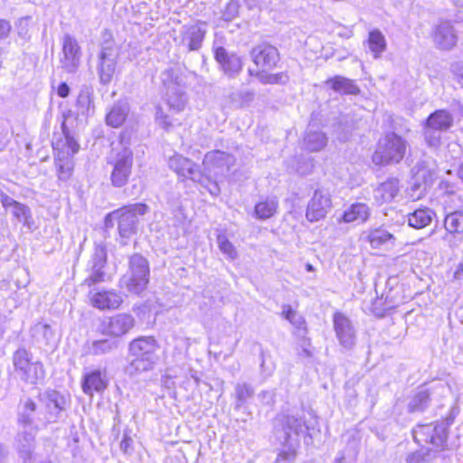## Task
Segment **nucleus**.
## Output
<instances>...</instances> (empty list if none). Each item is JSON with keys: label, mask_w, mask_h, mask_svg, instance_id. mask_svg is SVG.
<instances>
[{"label": "nucleus", "mask_w": 463, "mask_h": 463, "mask_svg": "<svg viewBox=\"0 0 463 463\" xmlns=\"http://www.w3.org/2000/svg\"><path fill=\"white\" fill-rule=\"evenodd\" d=\"M39 400L43 403L42 408L47 420V426L57 422L67 405L65 396L57 391L48 390L43 394L39 395Z\"/></svg>", "instance_id": "nucleus-14"}, {"label": "nucleus", "mask_w": 463, "mask_h": 463, "mask_svg": "<svg viewBox=\"0 0 463 463\" xmlns=\"http://www.w3.org/2000/svg\"><path fill=\"white\" fill-rule=\"evenodd\" d=\"M281 432L277 433V439L281 444L274 463H291L297 456L299 446V437L304 432L305 421L301 416L287 414L282 416Z\"/></svg>", "instance_id": "nucleus-2"}, {"label": "nucleus", "mask_w": 463, "mask_h": 463, "mask_svg": "<svg viewBox=\"0 0 463 463\" xmlns=\"http://www.w3.org/2000/svg\"><path fill=\"white\" fill-rule=\"evenodd\" d=\"M435 213L430 208H420L408 214V224L414 229H422L430 224Z\"/></svg>", "instance_id": "nucleus-36"}, {"label": "nucleus", "mask_w": 463, "mask_h": 463, "mask_svg": "<svg viewBox=\"0 0 463 463\" xmlns=\"http://www.w3.org/2000/svg\"><path fill=\"white\" fill-rule=\"evenodd\" d=\"M69 114H63L61 123L62 137L52 141V147L55 152V165L58 169V178L62 181L68 180L73 171V156L78 153L80 146L72 136H71L66 122Z\"/></svg>", "instance_id": "nucleus-3"}, {"label": "nucleus", "mask_w": 463, "mask_h": 463, "mask_svg": "<svg viewBox=\"0 0 463 463\" xmlns=\"http://www.w3.org/2000/svg\"><path fill=\"white\" fill-rule=\"evenodd\" d=\"M13 364L20 379L26 383L37 384L45 377L43 363L33 361V354L24 348H20L14 353Z\"/></svg>", "instance_id": "nucleus-8"}, {"label": "nucleus", "mask_w": 463, "mask_h": 463, "mask_svg": "<svg viewBox=\"0 0 463 463\" xmlns=\"http://www.w3.org/2000/svg\"><path fill=\"white\" fill-rule=\"evenodd\" d=\"M156 121L159 126L166 130L172 127V122L169 120L168 116L165 114L160 107H157L156 109Z\"/></svg>", "instance_id": "nucleus-49"}, {"label": "nucleus", "mask_w": 463, "mask_h": 463, "mask_svg": "<svg viewBox=\"0 0 463 463\" xmlns=\"http://www.w3.org/2000/svg\"><path fill=\"white\" fill-rule=\"evenodd\" d=\"M217 243L220 250L228 259L234 260L237 258V250L233 244L227 239L224 234H219L217 237Z\"/></svg>", "instance_id": "nucleus-46"}, {"label": "nucleus", "mask_w": 463, "mask_h": 463, "mask_svg": "<svg viewBox=\"0 0 463 463\" xmlns=\"http://www.w3.org/2000/svg\"><path fill=\"white\" fill-rule=\"evenodd\" d=\"M169 167L180 177L194 182H202V173L198 166L190 159L181 155H175L168 161Z\"/></svg>", "instance_id": "nucleus-22"}, {"label": "nucleus", "mask_w": 463, "mask_h": 463, "mask_svg": "<svg viewBox=\"0 0 463 463\" xmlns=\"http://www.w3.org/2000/svg\"><path fill=\"white\" fill-rule=\"evenodd\" d=\"M304 146L311 151L317 152L322 150L327 144V137L320 130H314L308 127L303 141Z\"/></svg>", "instance_id": "nucleus-34"}, {"label": "nucleus", "mask_w": 463, "mask_h": 463, "mask_svg": "<svg viewBox=\"0 0 463 463\" xmlns=\"http://www.w3.org/2000/svg\"><path fill=\"white\" fill-rule=\"evenodd\" d=\"M199 183L203 186H204L212 195H213V196L219 195L221 190H220V187H219V185H218V184L216 182L212 181L209 178L204 177L202 175V182H199Z\"/></svg>", "instance_id": "nucleus-50"}, {"label": "nucleus", "mask_w": 463, "mask_h": 463, "mask_svg": "<svg viewBox=\"0 0 463 463\" xmlns=\"http://www.w3.org/2000/svg\"><path fill=\"white\" fill-rule=\"evenodd\" d=\"M412 435L414 440L419 445L424 446L426 444H432L436 448L443 447L447 439L443 425H418L413 430Z\"/></svg>", "instance_id": "nucleus-15"}, {"label": "nucleus", "mask_w": 463, "mask_h": 463, "mask_svg": "<svg viewBox=\"0 0 463 463\" xmlns=\"http://www.w3.org/2000/svg\"><path fill=\"white\" fill-rule=\"evenodd\" d=\"M234 163L233 156L220 150L206 153L203 161L204 169L214 175H222L228 172Z\"/></svg>", "instance_id": "nucleus-19"}, {"label": "nucleus", "mask_w": 463, "mask_h": 463, "mask_svg": "<svg viewBox=\"0 0 463 463\" xmlns=\"http://www.w3.org/2000/svg\"><path fill=\"white\" fill-rule=\"evenodd\" d=\"M333 324L339 344L345 349H351L356 341V332L351 320L343 313L336 312L333 317Z\"/></svg>", "instance_id": "nucleus-18"}, {"label": "nucleus", "mask_w": 463, "mask_h": 463, "mask_svg": "<svg viewBox=\"0 0 463 463\" xmlns=\"http://www.w3.org/2000/svg\"><path fill=\"white\" fill-rule=\"evenodd\" d=\"M326 85L340 94L357 95L360 92V89L354 80L339 75L328 79Z\"/></svg>", "instance_id": "nucleus-32"}, {"label": "nucleus", "mask_w": 463, "mask_h": 463, "mask_svg": "<svg viewBox=\"0 0 463 463\" xmlns=\"http://www.w3.org/2000/svg\"><path fill=\"white\" fill-rule=\"evenodd\" d=\"M307 270H311V269H312V266H311L310 264H307Z\"/></svg>", "instance_id": "nucleus-62"}, {"label": "nucleus", "mask_w": 463, "mask_h": 463, "mask_svg": "<svg viewBox=\"0 0 463 463\" xmlns=\"http://www.w3.org/2000/svg\"><path fill=\"white\" fill-rule=\"evenodd\" d=\"M250 56L260 71H270L276 67L279 54L278 50L269 44H260L250 52Z\"/></svg>", "instance_id": "nucleus-21"}, {"label": "nucleus", "mask_w": 463, "mask_h": 463, "mask_svg": "<svg viewBox=\"0 0 463 463\" xmlns=\"http://www.w3.org/2000/svg\"><path fill=\"white\" fill-rule=\"evenodd\" d=\"M118 347V342L110 339H101L92 341L89 347L88 353L93 355H100L108 354Z\"/></svg>", "instance_id": "nucleus-41"}, {"label": "nucleus", "mask_w": 463, "mask_h": 463, "mask_svg": "<svg viewBox=\"0 0 463 463\" xmlns=\"http://www.w3.org/2000/svg\"><path fill=\"white\" fill-rule=\"evenodd\" d=\"M335 463H345V457L344 455H340L335 458Z\"/></svg>", "instance_id": "nucleus-61"}, {"label": "nucleus", "mask_w": 463, "mask_h": 463, "mask_svg": "<svg viewBox=\"0 0 463 463\" xmlns=\"http://www.w3.org/2000/svg\"><path fill=\"white\" fill-rule=\"evenodd\" d=\"M241 3L240 0H231L223 12V18L226 21H231L235 18L239 14V9Z\"/></svg>", "instance_id": "nucleus-48"}, {"label": "nucleus", "mask_w": 463, "mask_h": 463, "mask_svg": "<svg viewBox=\"0 0 463 463\" xmlns=\"http://www.w3.org/2000/svg\"><path fill=\"white\" fill-rule=\"evenodd\" d=\"M279 203L275 197H266L255 205V215L258 219L266 220L271 218L278 211Z\"/></svg>", "instance_id": "nucleus-38"}, {"label": "nucleus", "mask_w": 463, "mask_h": 463, "mask_svg": "<svg viewBox=\"0 0 463 463\" xmlns=\"http://www.w3.org/2000/svg\"><path fill=\"white\" fill-rule=\"evenodd\" d=\"M441 131L430 128V126L424 123L423 137L426 145L432 148L438 149L441 144Z\"/></svg>", "instance_id": "nucleus-43"}, {"label": "nucleus", "mask_w": 463, "mask_h": 463, "mask_svg": "<svg viewBox=\"0 0 463 463\" xmlns=\"http://www.w3.org/2000/svg\"><path fill=\"white\" fill-rule=\"evenodd\" d=\"M240 96H244L248 100H251L253 98V94L250 92L239 93Z\"/></svg>", "instance_id": "nucleus-60"}, {"label": "nucleus", "mask_w": 463, "mask_h": 463, "mask_svg": "<svg viewBox=\"0 0 463 463\" xmlns=\"http://www.w3.org/2000/svg\"><path fill=\"white\" fill-rule=\"evenodd\" d=\"M99 47L97 71L100 82L107 85L112 81L116 74L120 46L116 43L110 32L104 31Z\"/></svg>", "instance_id": "nucleus-5"}, {"label": "nucleus", "mask_w": 463, "mask_h": 463, "mask_svg": "<svg viewBox=\"0 0 463 463\" xmlns=\"http://www.w3.org/2000/svg\"><path fill=\"white\" fill-rule=\"evenodd\" d=\"M166 102L171 110L175 113L183 111L187 103L184 88L177 82H170L166 86Z\"/></svg>", "instance_id": "nucleus-25"}, {"label": "nucleus", "mask_w": 463, "mask_h": 463, "mask_svg": "<svg viewBox=\"0 0 463 463\" xmlns=\"http://www.w3.org/2000/svg\"><path fill=\"white\" fill-rule=\"evenodd\" d=\"M444 227L451 234L463 233V211L448 213L444 219Z\"/></svg>", "instance_id": "nucleus-40"}, {"label": "nucleus", "mask_w": 463, "mask_h": 463, "mask_svg": "<svg viewBox=\"0 0 463 463\" xmlns=\"http://www.w3.org/2000/svg\"><path fill=\"white\" fill-rule=\"evenodd\" d=\"M367 42L369 49L375 59L380 58L382 53L386 50L385 37L378 29H374L369 33Z\"/></svg>", "instance_id": "nucleus-39"}, {"label": "nucleus", "mask_w": 463, "mask_h": 463, "mask_svg": "<svg viewBox=\"0 0 463 463\" xmlns=\"http://www.w3.org/2000/svg\"><path fill=\"white\" fill-rule=\"evenodd\" d=\"M129 111V107L126 101H118L113 105L109 112L107 114V124L113 127H120L126 120Z\"/></svg>", "instance_id": "nucleus-35"}, {"label": "nucleus", "mask_w": 463, "mask_h": 463, "mask_svg": "<svg viewBox=\"0 0 463 463\" xmlns=\"http://www.w3.org/2000/svg\"><path fill=\"white\" fill-rule=\"evenodd\" d=\"M147 210L148 207L145 203H135L122 207L107 215L106 226H112L113 222L117 221L120 243L126 245L127 241L137 232L138 216L144 215Z\"/></svg>", "instance_id": "nucleus-4"}, {"label": "nucleus", "mask_w": 463, "mask_h": 463, "mask_svg": "<svg viewBox=\"0 0 463 463\" xmlns=\"http://www.w3.org/2000/svg\"><path fill=\"white\" fill-rule=\"evenodd\" d=\"M430 457V453H427L424 455L421 451H416L414 453L410 454L406 461L407 463H426Z\"/></svg>", "instance_id": "nucleus-51"}, {"label": "nucleus", "mask_w": 463, "mask_h": 463, "mask_svg": "<svg viewBox=\"0 0 463 463\" xmlns=\"http://www.w3.org/2000/svg\"><path fill=\"white\" fill-rule=\"evenodd\" d=\"M12 30V26L9 21L0 19V41L6 39Z\"/></svg>", "instance_id": "nucleus-53"}, {"label": "nucleus", "mask_w": 463, "mask_h": 463, "mask_svg": "<svg viewBox=\"0 0 463 463\" xmlns=\"http://www.w3.org/2000/svg\"><path fill=\"white\" fill-rule=\"evenodd\" d=\"M282 316L288 320L296 328L298 329H305L306 328V321L302 316L298 314L296 310H294L291 306L284 305L282 310Z\"/></svg>", "instance_id": "nucleus-45"}, {"label": "nucleus", "mask_w": 463, "mask_h": 463, "mask_svg": "<svg viewBox=\"0 0 463 463\" xmlns=\"http://www.w3.org/2000/svg\"><path fill=\"white\" fill-rule=\"evenodd\" d=\"M107 264V250L102 243H96L93 253L88 262V276L83 280V285L91 287L105 281V266Z\"/></svg>", "instance_id": "nucleus-13"}, {"label": "nucleus", "mask_w": 463, "mask_h": 463, "mask_svg": "<svg viewBox=\"0 0 463 463\" xmlns=\"http://www.w3.org/2000/svg\"><path fill=\"white\" fill-rule=\"evenodd\" d=\"M91 305L99 309L118 308L122 303V298L115 291L103 290L90 292Z\"/></svg>", "instance_id": "nucleus-26"}, {"label": "nucleus", "mask_w": 463, "mask_h": 463, "mask_svg": "<svg viewBox=\"0 0 463 463\" xmlns=\"http://www.w3.org/2000/svg\"><path fill=\"white\" fill-rule=\"evenodd\" d=\"M108 385L106 373L94 370L84 375L81 387L85 394L92 396L94 392H101Z\"/></svg>", "instance_id": "nucleus-27"}, {"label": "nucleus", "mask_w": 463, "mask_h": 463, "mask_svg": "<svg viewBox=\"0 0 463 463\" xmlns=\"http://www.w3.org/2000/svg\"><path fill=\"white\" fill-rule=\"evenodd\" d=\"M12 197H10L9 195H7L5 193H4L1 189H0V202L2 203V206L4 207L5 205H6V203H10V200H11Z\"/></svg>", "instance_id": "nucleus-58"}, {"label": "nucleus", "mask_w": 463, "mask_h": 463, "mask_svg": "<svg viewBox=\"0 0 463 463\" xmlns=\"http://www.w3.org/2000/svg\"><path fill=\"white\" fill-rule=\"evenodd\" d=\"M214 59L223 73L229 78L236 77L242 69L240 56L234 52H228L222 46L213 45Z\"/></svg>", "instance_id": "nucleus-20"}, {"label": "nucleus", "mask_w": 463, "mask_h": 463, "mask_svg": "<svg viewBox=\"0 0 463 463\" xmlns=\"http://www.w3.org/2000/svg\"><path fill=\"white\" fill-rule=\"evenodd\" d=\"M76 105L79 109V112L82 115L89 113L92 106V100L90 97V92L88 90H81L80 91L77 98Z\"/></svg>", "instance_id": "nucleus-47"}, {"label": "nucleus", "mask_w": 463, "mask_h": 463, "mask_svg": "<svg viewBox=\"0 0 463 463\" xmlns=\"http://www.w3.org/2000/svg\"><path fill=\"white\" fill-rule=\"evenodd\" d=\"M433 42L437 48L444 51H449L456 46L458 35L450 22L442 21L436 25L433 32Z\"/></svg>", "instance_id": "nucleus-23"}, {"label": "nucleus", "mask_w": 463, "mask_h": 463, "mask_svg": "<svg viewBox=\"0 0 463 463\" xmlns=\"http://www.w3.org/2000/svg\"><path fill=\"white\" fill-rule=\"evenodd\" d=\"M57 94L61 98H67L70 94V87L66 82H61L57 89Z\"/></svg>", "instance_id": "nucleus-55"}, {"label": "nucleus", "mask_w": 463, "mask_h": 463, "mask_svg": "<svg viewBox=\"0 0 463 463\" xmlns=\"http://www.w3.org/2000/svg\"><path fill=\"white\" fill-rule=\"evenodd\" d=\"M80 47L76 39L66 34L62 40V56L60 58L61 68L68 73H74L80 61Z\"/></svg>", "instance_id": "nucleus-16"}, {"label": "nucleus", "mask_w": 463, "mask_h": 463, "mask_svg": "<svg viewBox=\"0 0 463 463\" xmlns=\"http://www.w3.org/2000/svg\"><path fill=\"white\" fill-rule=\"evenodd\" d=\"M333 207L332 196L328 189L317 188L308 201L306 218L310 222H318L327 215Z\"/></svg>", "instance_id": "nucleus-12"}, {"label": "nucleus", "mask_w": 463, "mask_h": 463, "mask_svg": "<svg viewBox=\"0 0 463 463\" xmlns=\"http://www.w3.org/2000/svg\"><path fill=\"white\" fill-rule=\"evenodd\" d=\"M399 192V181L396 178H391L379 184L373 190V198L378 204L389 203L397 195Z\"/></svg>", "instance_id": "nucleus-29"}, {"label": "nucleus", "mask_w": 463, "mask_h": 463, "mask_svg": "<svg viewBox=\"0 0 463 463\" xmlns=\"http://www.w3.org/2000/svg\"><path fill=\"white\" fill-rule=\"evenodd\" d=\"M425 123L441 132L448 131L453 125V117L446 109H438L427 118Z\"/></svg>", "instance_id": "nucleus-33"}, {"label": "nucleus", "mask_w": 463, "mask_h": 463, "mask_svg": "<svg viewBox=\"0 0 463 463\" xmlns=\"http://www.w3.org/2000/svg\"><path fill=\"white\" fill-rule=\"evenodd\" d=\"M206 33V24L197 21L182 25L173 40L179 49L188 52H197L203 46Z\"/></svg>", "instance_id": "nucleus-11"}, {"label": "nucleus", "mask_w": 463, "mask_h": 463, "mask_svg": "<svg viewBox=\"0 0 463 463\" xmlns=\"http://www.w3.org/2000/svg\"><path fill=\"white\" fill-rule=\"evenodd\" d=\"M39 430H30V429H23L17 434L16 437V447L20 453V455L24 458H31L33 449L35 444V436Z\"/></svg>", "instance_id": "nucleus-30"}, {"label": "nucleus", "mask_w": 463, "mask_h": 463, "mask_svg": "<svg viewBox=\"0 0 463 463\" xmlns=\"http://www.w3.org/2000/svg\"><path fill=\"white\" fill-rule=\"evenodd\" d=\"M255 394L254 388L247 383H237L234 386V410H245Z\"/></svg>", "instance_id": "nucleus-31"}, {"label": "nucleus", "mask_w": 463, "mask_h": 463, "mask_svg": "<svg viewBox=\"0 0 463 463\" xmlns=\"http://www.w3.org/2000/svg\"><path fill=\"white\" fill-rule=\"evenodd\" d=\"M4 208L6 211L10 210L13 217L22 222L24 227L29 230L33 229L34 221L29 206L11 198L10 203H6Z\"/></svg>", "instance_id": "nucleus-28"}, {"label": "nucleus", "mask_w": 463, "mask_h": 463, "mask_svg": "<svg viewBox=\"0 0 463 463\" xmlns=\"http://www.w3.org/2000/svg\"><path fill=\"white\" fill-rule=\"evenodd\" d=\"M365 234L366 241L373 249L389 250L396 244L395 236L384 226L371 228Z\"/></svg>", "instance_id": "nucleus-24"}, {"label": "nucleus", "mask_w": 463, "mask_h": 463, "mask_svg": "<svg viewBox=\"0 0 463 463\" xmlns=\"http://www.w3.org/2000/svg\"><path fill=\"white\" fill-rule=\"evenodd\" d=\"M149 274L146 259L140 254H134L129 258L128 271L120 279L119 285L129 293L139 295L147 287Z\"/></svg>", "instance_id": "nucleus-7"}, {"label": "nucleus", "mask_w": 463, "mask_h": 463, "mask_svg": "<svg viewBox=\"0 0 463 463\" xmlns=\"http://www.w3.org/2000/svg\"><path fill=\"white\" fill-rule=\"evenodd\" d=\"M408 142L394 132H390L379 139L372 161L376 165L400 163L407 151Z\"/></svg>", "instance_id": "nucleus-6"}, {"label": "nucleus", "mask_w": 463, "mask_h": 463, "mask_svg": "<svg viewBox=\"0 0 463 463\" xmlns=\"http://www.w3.org/2000/svg\"><path fill=\"white\" fill-rule=\"evenodd\" d=\"M135 319L129 314H117L106 318L101 324V332L112 337H121L134 326Z\"/></svg>", "instance_id": "nucleus-17"}, {"label": "nucleus", "mask_w": 463, "mask_h": 463, "mask_svg": "<svg viewBox=\"0 0 463 463\" xmlns=\"http://www.w3.org/2000/svg\"><path fill=\"white\" fill-rule=\"evenodd\" d=\"M370 216V209L363 203H353L343 214L345 222H364Z\"/></svg>", "instance_id": "nucleus-37"}, {"label": "nucleus", "mask_w": 463, "mask_h": 463, "mask_svg": "<svg viewBox=\"0 0 463 463\" xmlns=\"http://www.w3.org/2000/svg\"><path fill=\"white\" fill-rule=\"evenodd\" d=\"M250 75H253V71L251 69L249 70Z\"/></svg>", "instance_id": "nucleus-63"}, {"label": "nucleus", "mask_w": 463, "mask_h": 463, "mask_svg": "<svg viewBox=\"0 0 463 463\" xmlns=\"http://www.w3.org/2000/svg\"><path fill=\"white\" fill-rule=\"evenodd\" d=\"M109 164L113 165L110 180L115 187L124 186L132 173L133 152L129 147L119 144L109 156Z\"/></svg>", "instance_id": "nucleus-9"}, {"label": "nucleus", "mask_w": 463, "mask_h": 463, "mask_svg": "<svg viewBox=\"0 0 463 463\" xmlns=\"http://www.w3.org/2000/svg\"><path fill=\"white\" fill-rule=\"evenodd\" d=\"M241 4H244L249 9H252L258 6L260 0H240Z\"/></svg>", "instance_id": "nucleus-57"}, {"label": "nucleus", "mask_w": 463, "mask_h": 463, "mask_svg": "<svg viewBox=\"0 0 463 463\" xmlns=\"http://www.w3.org/2000/svg\"><path fill=\"white\" fill-rule=\"evenodd\" d=\"M377 304V301L373 304V312L378 316V317H382L383 316V313H384V308H381L379 309L378 307H375V305Z\"/></svg>", "instance_id": "nucleus-59"}, {"label": "nucleus", "mask_w": 463, "mask_h": 463, "mask_svg": "<svg viewBox=\"0 0 463 463\" xmlns=\"http://www.w3.org/2000/svg\"><path fill=\"white\" fill-rule=\"evenodd\" d=\"M430 392L428 390H420L410 401L408 410L410 412L423 411L430 404Z\"/></svg>", "instance_id": "nucleus-42"}, {"label": "nucleus", "mask_w": 463, "mask_h": 463, "mask_svg": "<svg viewBox=\"0 0 463 463\" xmlns=\"http://www.w3.org/2000/svg\"><path fill=\"white\" fill-rule=\"evenodd\" d=\"M268 71H259L256 72V77L261 83L264 84H284L288 80V77L284 72L269 74Z\"/></svg>", "instance_id": "nucleus-44"}, {"label": "nucleus", "mask_w": 463, "mask_h": 463, "mask_svg": "<svg viewBox=\"0 0 463 463\" xmlns=\"http://www.w3.org/2000/svg\"><path fill=\"white\" fill-rule=\"evenodd\" d=\"M132 442H133L132 439L128 434H124L123 439L120 441V449L124 453H128L129 449L132 447Z\"/></svg>", "instance_id": "nucleus-54"}, {"label": "nucleus", "mask_w": 463, "mask_h": 463, "mask_svg": "<svg viewBox=\"0 0 463 463\" xmlns=\"http://www.w3.org/2000/svg\"><path fill=\"white\" fill-rule=\"evenodd\" d=\"M451 71L455 75L457 82L463 89V65L460 63H453L451 65Z\"/></svg>", "instance_id": "nucleus-52"}, {"label": "nucleus", "mask_w": 463, "mask_h": 463, "mask_svg": "<svg viewBox=\"0 0 463 463\" xmlns=\"http://www.w3.org/2000/svg\"><path fill=\"white\" fill-rule=\"evenodd\" d=\"M16 421L22 429L40 430L48 427L42 406L27 396H23L19 400Z\"/></svg>", "instance_id": "nucleus-10"}, {"label": "nucleus", "mask_w": 463, "mask_h": 463, "mask_svg": "<svg viewBox=\"0 0 463 463\" xmlns=\"http://www.w3.org/2000/svg\"><path fill=\"white\" fill-rule=\"evenodd\" d=\"M159 345L152 336H141L132 340L128 345V364L125 368L130 376L150 371L154 368L158 357Z\"/></svg>", "instance_id": "nucleus-1"}, {"label": "nucleus", "mask_w": 463, "mask_h": 463, "mask_svg": "<svg viewBox=\"0 0 463 463\" xmlns=\"http://www.w3.org/2000/svg\"><path fill=\"white\" fill-rule=\"evenodd\" d=\"M312 168L313 163L311 161H308L305 163L303 165H298L297 167V172L299 173L300 175H307L311 171Z\"/></svg>", "instance_id": "nucleus-56"}]
</instances>
